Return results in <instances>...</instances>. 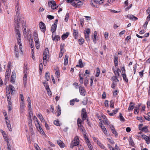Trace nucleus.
I'll use <instances>...</instances> for the list:
<instances>
[{"label":"nucleus","instance_id":"412c9836","mask_svg":"<svg viewBox=\"0 0 150 150\" xmlns=\"http://www.w3.org/2000/svg\"><path fill=\"white\" fill-rule=\"evenodd\" d=\"M52 38L53 40H55L56 41H57L59 40L60 39V37L58 35H55L54 38H53V34H52Z\"/></svg>","mask_w":150,"mask_h":150},{"label":"nucleus","instance_id":"c85d7f7f","mask_svg":"<svg viewBox=\"0 0 150 150\" xmlns=\"http://www.w3.org/2000/svg\"><path fill=\"white\" fill-rule=\"evenodd\" d=\"M121 72V71L119 69H117L116 71H114V73L115 76H119L120 75V72Z\"/></svg>","mask_w":150,"mask_h":150},{"label":"nucleus","instance_id":"e433bc0d","mask_svg":"<svg viewBox=\"0 0 150 150\" xmlns=\"http://www.w3.org/2000/svg\"><path fill=\"white\" fill-rule=\"evenodd\" d=\"M119 117H120V120L121 121H125V119L124 117L122 116V115L121 113H120Z\"/></svg>","mask_w":150,"mask_h":150},{"label":"nucleus","instance_id":"603ef678","mask_svg":"<svg viewBox=\"0 0 150 150\" xmlns=\"http://www.w3.org/2000/svg\"><path fill=\"white\" fill-rule=\"evenodd\" d=\"M47 18L50 20H52L54 18V16L50 15H47Z\"/></svg>","mask_w":150,"mask_h":150},{"label":"nucleus","instance_id":"20e7f679","mask_svg":"<svg viewBox=\"0 0 150 150\" xmlns=\"http://www.w3.org/2000/svg\"><path fill=\"white\" fill-rule=\"evenodd\" d=\"M16 34L18 35V37L17 38V43L18 45H19V48L21 52H22V45L21 43V36L20 33H16Z\"/></svg>","mask_w":150,"mask_h":150},{"label":"nucleus","instance_id":"3c124183","mask_svg":"<svg viewBox=\"0 0 150 150\" xmlns=\"http://www.w3.org/2000/svg\"><path fill=\"white\" fill-rule=\"evenodd\" d=\"M54 123L55 125L57 126H59L60 125V124L59 123V121L58 120H55L54 122Z\"/></svg>","mask_w":150,"mask_h":150},{"label":"nucleus","instance_id":"69168bd1","mask_svg":"<svg viewBox=\"0 0 150 150\" xmlns=\"http://www.w3.org/2000/svg\"><path fill=\"white\" fill-rule=\"evenodd\" d=\"M34 39L35 42L39 41L38 36L34 37Z\"/></svg>","mask_w":150,"mask_h":150},{"label":"nucleus","instance_id":"6e6d98bb","mask_svg":"<svg viewBox=\"0 0 150 150\" xmlns=\"http://www.w3.org/2000/svg\"><path fill=\"white\" fill-rule=\"evenodd\" d=\"M23 32L24 36H27L26 28H24V30H23Z\"/></svg>","mask_w":150,"mask_h":150},{"label":"nucleus","instance_id":"c756f323","mask_svg":"<svg viewBox=\"0 0 150 150\" xmlns=\"http://www.w3.org/2000/svg\"><path fill=\"white\" fill-rule=\"evenodd\" d=\"M118 57L116 56H115L114 58V63L115 64V66H116L118 64Z\"/></svg>","mask_w":150,"mask_h":150},{"label":"nucleus","instance_id":"ddd939ff","mask_svg":"<svg viewBox=\"0 0 150 150\" xmlns=\"http://www.w3.org/2000/svg\"><path fill=\"white\" fill-rule=\"evenodd\" d=\"M79 92L81 95L85 96L86 93V91L84 88L82 87H79Z\"/></svg>","mask_w":150,"mask_h":150},{"label":"nucleus","instance_id":"338daca9","mask_svg":"<svg viewBox=\"0 0 150 150\" xmlns=\"http://www.w3.org/2000/svg\"><path fill=\"white\" fill-rule=\"evenodd\" d=\"M34 146L35 148V149L36 150H41L40 149V148L38 144H35L34 145Z\"/></svg>","mask_w":150,"mask_h":150},{"label":"nucleus","instance_id":"0e129e2a","mask_svg":"<svg viewBox=\"0 0 150 150\" xmlns=\"http://www.w3.org/2000/svg\"><path fill=\"white\" fill-rule=\"evenodd\" d=\"M84 127H82V129H80V130L82 131V134H83V135L86 134V132H85V130H84Z\"/></svg>","mask_w":150,"mask_h":150},{"label":"nucleus","instance_id":"a211bd4d","mask_svg":"<svg viewBox=\"0 0 150 150\" xmlns=\"http://www.w3.org/2000/svg\"><path fill=\"white\" fill-rule=\"evenodd\" d=\"M101 125H100V126L103 130V132L105 135H107L108 134L106 128L104 126H102L103 124L102 123H101Z\"/></svg>","mask_w":150,"mask_h":150},{"label":"nucleus","instance_id":"49530a36","mask_svg":"<svg viewBox=\"0 0 150 150\" xmlns=\"http://www.w3.org/2000/svg\"><path fill=\"white\" fill-rule=\"evenodd\" d=\"M27 78H23V84L25 87L27 86Z\"/></svg>","mask_w":150,"mask_h":150},{"label":"nucleus","instance_id":"79ce46f5","mask_svg":"<svg viewBox=\"0 0 150 150\" xmlns=\"http://www.w3.org/2000/svg\"><path fill=\"white\" fill-rule=\"evenodd\" d=\"M137 119L139 121L141 122H143L144 121V120L142 117H137Z\"/></svg>","mask_w":150,"mask_h":150},{"label":"nucleus","instance_id":"c9c22d12","mask_svg":"<svg viewBox=\"0 0 150 150\" xmlns=\"http://www.w3.org/2000/svg\"><path fill=\"white\" fill-rule=\"evenodd\" d=\"M96 32H95V33ZM97 33H95V34H94V36L93 37V42H96V38H97Z\"/></svg>","mask_w":150,"mask_h":150},{"label":"nucleus","instance_id":"1a4fd4ad","mask_svg":"<svg viewBox=\"0 0 150 150\" xmlns=\"http://www.w3.org/2000/svg\"><path fill=\"white\" fill-rule=\"evenodd\" d=\"M77 124L78 127L79 129H82V127H83L82 125V123H83V120L80 119L79 118H78L77 119Z\"/></svg>","mask_w":150,"mask_h":150},{"label":"nucleus","instance_id":"39448f33","mask_svg":"<svg viewBox=\"0 0 150 150\" xmlns=\"http://www.w3.org/2000/svg\"><path fill=\"white\" fill-rule=\"evenodd\" d=\"M49 6H51L52 9H54L57 8L58 6H57L56 4L54 1H49L48 2Z\"/></svg>","mask_w":150,"mask_h":150},{"label":"nucleus","instance_id":"cd10ccee","mask_svg":"<svg viewBox=\"0 0 150 150\" xmlns=\"http://www.w3.org/2000/svg\"><path fill=\"white\" fill-rule=\"evenodd\" d=\"M122 76L124 80L126 82H127L128 81V79L127 78L126 75L125 74H122Z\"/></svg>","mask_w":150,"mask_h":150},{"label":"nucleus","instance_id":"a19ab883","mask_svg":"<svg viewBox=\"0 0 150 150\" xmlns=\"http://www.w3.org/2000/svg\"><path fill=\"white\" fill-rule=\"evenodd\" d=\"M142 130L145 132H146L148 131V129L147 127H145L142 128Z\"/></svg>","mask_w":150,"mask_h":150},{"label":"nucleus","instance_id":"680f3d73","mask_svg":"<svg viewBox=\"0 0 150 150\" xmlns=\"http://www.w3.org/2000/svg\"><path fill=\"white\" fill-rule=\"evenodd\" d=\"M7 127L10 131H11L12 130L11 125L10 124H7Z\"/></svg>","mask_w":150,"mask_h":150},{"label":"nucleus","instance_id":"8fccbe9b","mask_svg":"<svg viewBox=\"0 0 150 150\" xmlns=\"http://www.w3.org/2000/svg\"><path fill=\"white\" fill-rule=\"evenodd\" d=\"M84 20L83 18H81L80 20V23L81 25L82 26H83L84 25Z\"/></svg>","mask_w":150,"mask_h":150},{"label":"nucleus","instance_id":"de8ad7c7","mask_svg":"<svg viewBox=\"0 0 150 150\" xmlns=\"http://www.w3.org/2000/svg\"><path fill=\"white\" fill-rule=\"evenodd\" d=\"M69 17V13H67L66 15L65 18L64 19V21L66 22H67L68 21V20Z\"/></svg>","mask_w":150,"mask_h":150},{"label":"nucleus","instance_id":"864d4df0","mask_svg":"<svg viewBox=\"0 0 150 150\" xmlns=\"http://www.w3.org/2000/svg\"><path fill=\"white\" fill-rule=\"evenodd\" d=\"M85 39L88 41L89 40V35L87 34H85Z\"/></svg>","mask_w":150,"mask_h":150},{"label":"nucleus","instance_id":"4c0bfd02","mask_svg":"<svg viewBox=\"0 0 150 150\" xmlns=\"http://www.w3.org/2000/svg\"><path fill=\"white\" fill-rule=\"evenodd\" d=\"M37 116L41 121H42L44 120V118L41 114H38Z\"/></svg>","mask_w":150,"mask_h":150},{"label":"nucleus","instance_id":"f704fd0d","mask_svg":"<svg viewBox=\"0 0 150 150\" xmlns=\"http://www.w3.org/2000/svg\"><path fill=\"white\" fill-rule=\"evenodd\" d=\"M79 82L81 84H82L83 83V77L81 76V74H79Z\"/></svg>","mask_w":150,"mask_h":150},{"label":"nucleus","instance_id":"052dcab7","mask_svg":"<svg viewBox=\"0 0 150 150\" xmlns=\"http://www.w3.org/2000/svg\"><path fill=\"white\" fill-rule=\"evenodd\" d=\"M104 122H105V124L107 125H109V122L108 121V120L107 119H104Z\"/></svg>","mask_w":150,"mask_h":150},{"label":"nucleus","instance_id":"774afa93","mask_svg":"<svg viewBox=\"0 0 150 150\" xmlns=\"http://www.w3.org/2000/svg\"><path fill=\"white\" fill-rule=\"evenodd\" d=\"M87 145L90 150H93L92 146L91 144Z\"/></svg>","mask_w":150,"mask_h":150},{"label":"nucleus","instance_id":"dca6fc26","mask_svg":"<svg viewBox=\"0 0 150 150\" xmlns=\"http://www.w3.org/2000/svg\"><path fill=\"white\" fill-rule=\"evenodd\" d=\"M57 142L59 146L62 148L64 147L65 146L63 142L60 140H58L57 141Z\"/></svg>","mask_w":150,"mask_h":150},{"label":"nucleus","instance_id":"6e6552de","mask_svg":"<svg viewBox=\"0 0 150 150\" xmlns=\"http://www.w3.org/2000/svg\"><path fill=\"white\" fill-rule=\"evenodd\" d=\"M39 26L41 31L44 33L46 30V27L45 24L42 22H40L39 24Z\"/></svg>","mask_w":150,"mask_h":150},{"label":"nucleus","instance_id":"2eb2a0df","mask_svg":"<svg viewBox=\"0 0 150 150\" xmlns=\"http://www.w3.org/2000/svg\"><path fill=\"white\" fill-rule=\"evenodd\" d=\"M21 22L22 24V27L24 29L25 28H26V25L25 23V21L24 20V18H22L21 20Z\"/></svg>","mask_w":150,"mask_h":150},{"label":"nucleus","instance_id":"7c9ffc66","mask_svg":"<svg viewBox=\"0 0 150 150\" xmlns=\"http://www.w3.org/2000/svg\"><path fill=\"white\" fill-rule=\"evenodd\" d=\"M45 78L47 81H48L50 79V74L48 72H46L45 75Z\"/></svg>","mask_w":150,"mask_h":150},{"label":"nucleus","instance_id":"2f4dec72","mask_svg":"<svg viewBox=\"0 0 150 150\" xmlns=\"http://www.w3.org/2000/svg\"><path fill=\"white\" fill-rule=\"evenodd\" d=\"M117 76H113L112 78V80L113 81H114L115 82H116L117 81H118L119 80L117 79Z\"/></svg>","mask_w":150,"mask_h":150},{"label":"nucleus","instance_id":"58836bf2","mask_svg":"<svg viewBox=\"0 0 150 150\" xmlns=\"http://www.w3.org/2000/svg\"><path fill=\"white\" fill-rule=\"evenodd\" d=\"M114 101L112 100L110 102V107L111 108H114Z\"/></svg>","mask_w":150,"mask_h":150},{"label":"nucleus","instance_id":"09e8293b","mask_svg":"<svg viewBox=\"0 0 150 150\" xmlns=\"http://www.w3.org/2000/svg\"><path fill=\"white\" fill-rule=\"evenodd\" d=\"M44 54H46L48 55L49 54V51L48 49L47 48H46L44 51V52L43 53Z\"/></svg>","mask_w":150,"mask_h":150},{"label":"nucleus","instance_id":"473e14b6","mask_svg":"<svg viewBox=\"0 0 150 150\" xmlns=\"http://www.w3.org/2000/svg\"><path fill=\"white\" fill-rule=\"evenodd\" d=\"M100 74V70L98 67L96 68V76L98 77Z\"/></svg>","mask_w":150,"mask_h":150},{"label":"nucleus","instance_id":"4468645a","mask_svg":"<svg viewBox=\"0 0 150 150\" xmlns=\"http://www.w3.org/2000/svg\"><path fill=\"white\" fill-rule=\"evenodd\" d=\"M73 35L75 39H77L78 37V32L77 30L73 29Z\"/></svg>","mask_w":150,"mask_h":150},{"label":"nucleus","instance_id":"5701e85b","mask_svg":"<svg viewBox=\"0 0 150 150\" xmlns=\"http://www.w3.org/2000/svg\"><path fill=\"white\" fill-rule=\"evenodd\" d=\"M76 2H77V7H79L80 6L83 5V3L81 1L79 0H76Z\"/></svg>","mask_w":150,"mask_h":150},{"label":"nucleus","instance_id":"a18cd8bd","mask_svg":"<svg viewBox=\"0 0 150 150\" xmlns=\"http://www.w3.org/2000/svg\"><path fill=\"white\" fill-rule=\"evenodd\" d=\"M4 138L5 139V140L6 141V142L7 143H9V139H8V136L7 135L5 136L4 137Z\"/></svg>","mask_w":150,"mask_h":150},{"label":"nucleus","instance_id":"bb28decb","mask_svg":"<svg viewBox=\"0 0 150 150\" xmlns=\"http://www.w3.org/2000/svg\"><path fill=\"white\" fill-rule=\"evenodd\" d=\"M129 144L132 146L134 145V143L131 137H129Z\"/></svg>","mask_w":150,"mask_h":150},{"label":"nucleus","instance_id":"f03ea898","mask_svg":"<svg viewBox=\"0 0 150 150\" xmlns=\"http://www.w3.org/2000/svg\"><path fill=\"white\" fill-rule=\"evenodd\" d=\"M79 144V139L78 137L76 136L75 137L74 139L72 141L71 143L70 147L73 148L74 146L78 145Z\"/></svg>","mask_w":150,"mask_h":150},{"label":"nucleus","instance_id":"423d86ee","mask_svg":"<svg viewBox=\"0 0 150 150\" xmlns=\"http://www.w3.org/2000/svg\"><path fill=\"white\" fill-rule=\"evenodd\" d=\"M81 112V115L82 119L83 120V122L86 119L87 117V115L85 109L83 108Z\"/></svg>","mask_w":150,"mask_h":150},{"label":"nucleus","instance_id":"9d476101","mask_svg":"<svg viewBox=\"0 0 150 150\" xmlns=\"http://www.w3.org/2000/svg\"><path fill=\"white\" fill-rule=\"evenodd\" d=\"M9 88L7 86L6 88V93L7 96V98L8 101H11V98L10 97V92L9 90Z\"/></svg>","mask_w":150,"mask_h":150},{"label":"nucleus","instance_id":"bf43d9fd","mask_svg":"<svg viewBox=\"0 0 150 150\" xmlns=\"http://www.w3.org/2000/svg\"><path fill=\"white\" fill-rule=\"evenodd\" d=\"M87 100L86 98L84 99L82 102V103L84 105H86L87 104Z\"/></svg>","mask_w":150,"mask_h":150},{"label":"nucleus","instance_id":"9b49d317","mask_svg":"<svg viewBox=\"0 0 150 150\" xmlns=\"http://www.w3.org/2000/svg\"><path fill=\"white\" fill-rule=\"evenodd\" d=\"M142 137L143 139L145 140L147 144L150 143V137H149L144 135H142Z\"/></svg>","mask_w":150,"mask_h":150},{"label":"nucleus","instance_id":"4be33fe9","mask_svg":"<svg viewBox=\"0 0 150 150\" xmlns=\"http://www.w3.org/2000/svg\"><path fill=\"white\" fill-rule=\"evenodd\" d=\"M110 127L112 132V133L115 134H117V132L115 130V128L113 126L110 125Z\"/></svg>","mask_w":150,"mask_h":150},{"label":"nucleus","instance_id":"e2e57ef3","mask_svg":"<svg viewBox=\"0 0 150 150\" xmlns=\"http://www.w3.org/2000/svg\"><path fill=\"white\" fill-rule=\"evenodd\" d=\"M15 78H12V77L11 76V83H14L15 81Z\"/></svg>","mask_w":150,"mask_h":150},{"label":"nucleus","instance_id":"7ed1b4c3","mask_svg":"<svg viewBox=\"0 0 150 150\" xmlns=\"http://www.w3.org/2000/svg\"><path fill=\"white\" fill-rule=\"evenodd\" d=\"M104 0H92L91 2V5L93 7L97 8V6L95 4H101L103 2Z\"/></svg>","mask_w":150,"mask_h":150},{"label":"nucleus","instance_id":"aec40b11","mask_svg":"<svg viewBox=\"0 0 150 150\" xmlns=\"http://www.w3.org/2000/svg\"><path fill=\"white\" fill-rule=\"evenodd\" d=\"M96 143L102 149H105V146L99 140H97Z\"/></svg>","mask_w":150,"mask_h":150},{"label":"nucleus","instance_id":"4d7b16f0","mask_svg":"<svg viewBox=\"0 0 150 150\" xmlns=\"http://www.w3.org/2000/svg\"><path fill=\"white\" fill-rule=\"evenodd\" d=\"M75 102V99H73L72 100H71L70 101V103L71 105H73L74 104Z\"/></svg>","mask_w":150,"mask_h":150},{"label":"nucleus","instance_id":"f257e3e1","mask_svg":"<svg viewBox=\"0 0 150 150\" xmlns=\"http://www.w3.org/2000/svg\"><path fill=\"white\" fill-rule=\"evenodd\" d=\"M15 10L16 15L15 16L14 21V28L16 33H20L19 28L21 26V20L22 18L20 17L19 11L20 8L18 3H17L16 6Z\"/></svg>","mask_w":150,"mask_h":150},{"label":"nucleus","instance_id":"a878e982","mask_svg":"<svg viewBox=\"0 0 150 150\" xmlns=\"http://www.w3.org/2000/svg\"><path fill=\"white\" fill-rule=\"evenodd\" d=\"M37 129L38 130L40 133L41 134L44 135H45V133L43 131L42 129V128L40 126H39V128H37Z\"/></svg>","mask_w":150,"mask_h":150},{"label":"nucleus","instance_id":"ea45409f","mask_svg":"<svg viewBox=\"0 0 150 150\" xmlns=\"http://www.w3.org/2000/svg\"><path fill=\"white\" fill-rule=\"evenodd\" d=\"M84 42V40H83L82 38H81L79 40V44L80 45L83 44Z\"/></svg>","mask_w":150,"mask_h":150},{"label":"nucleus","instance_id":"5fc2aeb1","mask_svg":"<svg viewBox=\"0 0 150 150\" xmlns=\"http://www.w3.org/2000/svg\"><path fill=\"white\" fill-rule=\"evenodd\" d=\"M71 5L75 7H77V2H76V1H75V2H73V1L72 2H71Z\"/></svg>","mask_w":150,"mask_h":150},{"label":"nucleus","instance_id":"37998d69","mask_svg":"<svg viewBox=\"0 0 150 150\" xmlns=\"http://www.w3.org/2000/svg\"><path fill=\"white\" fill-rule=\"evenodd\" d=\"M35 46L37 49H38L40 47V43L39 41L35 42Z\"/></svg>","mask_w":150,"mask_h":150},{"label":"nucleus","instance_id":"393cba45","mask_svg":"<svg viewBox=\"0 0 150 150\" xmlns=\"http://www.w3.org/2000/svg\"><path fill=\"white\" fill-rule=\"evenodd\" d=\"M69 33L67 32L65 34H63L62 36V38L63 40H64L65 39L67 38L69 35Z\"/></svg>","mask_w":150,"mask_h":150},{"label":"nucleus","instance_id":"0eeeda50","mask_svg":"<svg viewBox=\"0 0 150 150\" xmlns=\"http://www.w3.org/2000/svg\"><path fill=\"white\" fill-rule=\"evenodd\" d=\"M58 20L56 19L54 23L52 24L51 27V31L52 33L53 34H54V33L55 31H56L57 27V24Z\"/></svg>","mask_w":150,"mask_h":150},{"label":"nucleus","instance_id":"6ab92c4d","mask_svg":"<svg viewBox=\"0 0 150 150\" xmlns=\"http://www.w3.org/2000/svg\"><path fill=\"white\" fill-rule=\"evenodd\" d=\"M9 88L11 90V93L12 94H13L15 92L14 87L11 85L9 86Z\"/></svg>","mask_w":150,"mask_h":150},{"label":"nucleus","instance_id":"f3484780","mask_svg":"<svg viewBox=\"0 0 150 150\" xmlns=\"http://www.w3.org/2000/svg\"><path fill=\"white\" fill-rule=\"evenodd\" d=\"M134 105L133 103L130 102L128 109V111H132L134 108Z\"/></svg>","mask_w":150,"mask_h":150},{"label":"nucleus","instance_id":"c03bdc74","mask_svg":"<svg viewBox=\"0 0 150 150\" xmlns=\"http://www.w3.org/2000/svg\"><path fill=\"white\" fill-rule=\"evenodd\" d=\"M29 115L28 116V117L29 118H31V117L33 116V113L32 112V110H29Z\"/></svg>","mask_w":150,"mask_h":150},{"label":"nucleus","instance_id":"13d9d810","mask_svg":"<svg viewBox=\"0 0 150 150\" xmlns=\"http://www.w3.org/2000/svg\"><path fill=\"white\" fill-rule=\"evenodd\" d=\"M108 33L107 32H105L104 34V37L106 39L108 38Z\"/></svg>","mask_w":150,"mask_h":150},{"label":"nucleus","instance_id":"f8f14e48","mask_svg":"<svg viewBox=\"0 0 150 150\" xmlns=\"http://www.w3.org/2000/svg\"><path fill=\"white\" fill-rule=\"evenodd\" d=\"M14 53L16 57L18 58L19 57V52H18V50L16 45L14 46Z\"/></svg>","mask_w":150,"mask_h":150},{"label":"nucleus","instance_id":"b1692460","mask_svg":"<svg viewBox=\"0 0 150 150\" xmlns=\"http://www.w3.org/2000/svg\"><path fill=\"white\" fill-rule=\"evenodd\" d=\"M69 58L68 56L67 55H66L65 56V57L64 59V65H66L68 64V59Z\"/></svg>","mask_w":150,"mask_h":150},{"label":"nucleus","instance_id":"72a5a7b5","mask_svg":"<svg viewBox=\"0 0 150 150\" xmlns=\"http://www.w3.org/2000/svg\"><path fill=\"white\" fill-rule=\"evenodd\" d=\"M79 67L80 68H82L83 67V64L82 61L81 59H80L79 60Z\"/></svg>","mask_w":150,"mask_h":150}]
</instances>
